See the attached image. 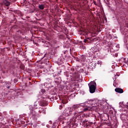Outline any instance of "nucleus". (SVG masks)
Masks as SVG:
<instances>
[{
  "mask_svg": "<svg viewBox=\"0 0 128 128\" xmlns=\"http://www.w3.org/2000/svg\"><path fill=\"white\" fill-rule=\"evenodd\" d=\"M88 86L90 94H94L96 90V82H91L88 84Z\"/></svg>",
  "mask_w": 128,
  "mask_h": 128,
  "instance_id": "nucleus-1",
  "label": "nucleus"
},
{
  "mask_svg": "<svg viewBox=\"0 0 128 128\" xmlns=\"http://www.w3.org/2000/svg\"><path fill=\"white\" fill-rule=\"evenodd\" d=\"M70 108H68L66 109H65L64 110V114L66 116H70L72 114V111Z\"/></svg>",
  "mask_w": 128,
  "mask_h": 128,
  "instance_id": "nucleus-2",
  "label": "nucleus"
},
{
  "mask_svg": "<svg viewBox=\"0 0 128 128\" xmlns=\"http://www.w3.org/2000/svg\"><path fill=\"white\" fill-rule=\"evenodd\" d=\"M115 92H119L120 94H122V92H124V90L120 88H116L115 89Z\"/></svg>",
  "mask_w": 128,
  "mask_h": 128,
  "instance_id": "nucleus-3",
  "label": "nucleus"
},
{
  "mask_svg": "<svg viewBox=\"0 0 128 128\" xmlns=\"http://www.w3.org/2000/svg\"><path fill=\"white\" fill-rule=\"evenodd\" d=\"M80 104H76L73 106L72 108H70L72 110V112L73 110H76V108H78Z\"/></svg>",
  "mask_w": 128,
  "mask_h": 128,
  "instance_id": "nucleus-4",
  "label": "nucleus"
},
{
  "mask_svg": "<svg viewBox=\"0 0 128 128\" xmlns=\"http://www.w3.org/2000/svg\"><path fill=\"white\" fill-rule=\"evenodd\" d=\"M94 106H92V107L88 106L86 108H84V112H86V110H94Z\"/></svg>",
  "mask_w": 128,
  "mask_h": 128,
  "instance_id": "nucleus-5",
  "label": "nucleus"
},
{
  "mask_svg": "<svg viewBox=\"0 0 128 128\" xmlns=\"http://www.w3.org/2000/svg\"><path fill=\"white\" fill-rule=\"evenodd\" d=\"M4 4L5 6H8L10 4V3L6 0H4Z\"/></svg>",
  "mask_w": 128,
  "mask_h": 128,
  "instance_id": "nucleus-6",
  "label": "nucleus"
},
{
  "mask_svg": "<svg viewBox=\"0 0 128 128\" xmlns=\"http://www.w3.org/2000/svg\"><path fill=\"white\" fill-rule=\"evenodd\" d=\"M64 116H61L58 118V120L60 122H62V120H64Z\"/></svg>",
  "mask_w": 128,
  "mask_h": 128,
  "instance_id": "nucleus-7",
  "label": "nucleus"
},
{
  "mask_svg": "<svg viewBox=\"0 0 128 128\" xmlns=\"http://www.w3.org/2000/svg\"><path fill=\"white\" fill-rule=\"evenodd\" d=\"M38 8H40V10H44V6L42 4H41L39 5Z\"/></svg>",
  "mask_w": 128,
  "mask_h": 128,
  "instance_id": "nucleus-8",
  "label": "nucleus"
},
{
  "mask_svg": "<svg viewBox=\"0 0 128 128\" xmlns=\"http://www.w3.org/2000/svg\"><path fill=\"white\" fill-rule=\"evenodd\" d=\"M120 106H121V108H124V102H120Z\"/></svg>",
  "mask_w": 128,
  "mask_h": 128,
  "instance_id": "nucleus-9",
  "label": "nucleus"
},
{
  "mask_svg": "<svg viewBox=\"0 0 128 128\" xmlns=\"http://www.w3.org/2000/svg\"><path fill=\"white\" fill-rule=\"evenodd\" d=\"M42 112L44 113V114H46V109H44V108H42Z\"/></svg>",
  "mask_w": 128,
  "mask_h": 128,
  "instance_id": "nucleus-10",
  "label": "nucleus"
},
{
  "mask_svg": "<svg viewBox=\"0 0 128 128\" xmlns=\"http://www.w3.org/2000/svg\"><path fill=\"white\" fill-rule=\"evenodd\" d=\"M31 114H34V110H30Z\"/></svg>",
  "mask_w": 128,
  "mask_h": 128,
  "instance_id": "nucleus-11",
  "label": "nucleus"
},
{
  "mask_svg": "<svg viewBox=\"0 0 128 128\" xmlns=\"http://www.w3.org/2000/svg\"><path fill=\"white\" fill-rule=\"evenodd\" d=\"M84 42H86V40H84Z\"/></svg>",
  "mask_w": 128,
  "mask_h": 128,
  "instance_id": "nucleus-12",
  "label": "nucleus"
},
{
  "mask_svg": "<svg viewBox=\"0 0 128 128\" xmlns=\"http://www.w3.org/2000/svg\"><path fill=\"white\" fill-rule=\"evenodd\" d=\"M74 114V115L76 114V112H75V113Z\"/></svg>",
  "mask_w": 128,
  "mask_h": 128,
  "instance_id": "nucleus-13",
  "label": "nucleus"
}]
</instances>
